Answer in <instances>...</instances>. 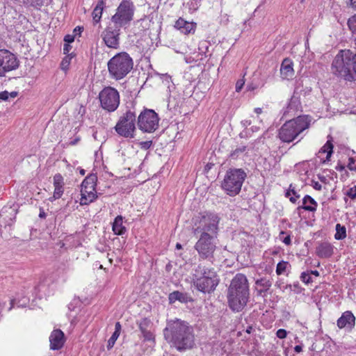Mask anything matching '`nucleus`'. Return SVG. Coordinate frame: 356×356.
<instances>
[{"mask_svg": "<svg viewBox=\"0 0 356 356\" xmlns=\"http://www.w3.org/2000/svg\"><path fill=\"white\" fill-rule=\"evenodd\" d=\"M165 339L178 350L190 349L194 346L193 329L187 323L177 320L164 330Z\"/></svg>", "mask_w": 356, "mask_h": 356, "instance_id": "1", "label": "nucleus"}, {"mask_svg": "<svg viewBox=\"0 0 356 356\" xmlns=\"http://www.w3.org/2000/svg\"><path fill=\"white\" fill-rule=\"evenodd\" d=\"M249 296V284L246 276L241 273L236 274L228 289L229 307L234 312H241L246 306Z\"/></svg>", "mask_w": 356, "mask_h": 356, "instance_id": "2", "label": "nucleus"}, {"mask_svg": "<svg viewBox=\"0 0 356 356\" xmlns=\"http://www.w3.org/2000/svg\"><path fill=\"white\" fill-rule=\"evenodd\" d=\"M356 62V53L350 49L341 50L334 57L332 66V73L346 81L355 80L353 68Z\"/></svg>", "mask_w": 356, "mask_h": 356, "instance_id": "3", "label": "nucleus"}, {"mask_svg": "<svg viewBox=\"0 0 356 356\" xmlns=\"http://www.w3.org/2000/svg\"><path fill=\"white\" fill-rule=\"evenodd\" d=\"M312 120L309 115H300L286 121L279 129L278 138L283 143L293 142L309 129Z\"/></svg>", "mask_w": 356, "mask_h": 356, "instance_id": "4", "label": "nucleus"}, {"mask_svg": "<svg viewBox=\"0 0 356 356\" xmlns=\"http://www.w3.org/2000/svg\"><path fill=\"white\" fill-rule=\"evenodd\" d=\"M194 284L200 291L211 293L214 291L219 282L214 268L202 264L198 265L193 274Z\"/></svg>", "mask_w": 356, "mask_h": 356, "instance_id": "5", "label": "nucleus"}, {"mask_svg": "<svg viewBox=\"0 0 356 356\" xmlns=\"http://www.w3.org/2000/svg\"><path fill=\"white\" fill-rule=\"evenodd\" d=\"M108 70L111 77L120 80L125 77L133 68L132 58L126 52H121L109 60Z\"/></svg>", "mask_w": 356, "mask_h": 356, "instance_id": "6", "label": "nucleus"}, {"mask_svg": "<svg viewBox=\"0 0 356 356\" xmlns=\"http://www.w3.org/2000/svg\"><path fill=\"white\" fill-rule=\"evenodd\" d=\"M246 177V173L241 168H230L225 175L222 188L229 196L238 195Z\"/></svg>", "mask_w": 356, "mask_h": 356, "instance_id": "7", "label": "nucleus"}, {"mask_svg": "<svg viewBox=\"0 0 356 356\" xmlns=\"http://www.w3.org/2000/svg\"><path fill=\"white\" fill-rule=\"evenodd\" d=\"M134 6L130 0H123L118 7L115 14L111 17V24L115 27L122 28L132 19Z\"/></svg>", "mask_w": 356, "mask_h": 356, "instance_id": "8", "label": "nucleus"}, {"mask_svg": "<svg viewBox=\"0 0 356 356\" xmlns=\"http://www.w3.org/2000/svg\"><path fill=\"white\" fill-rule=\"evenodd\" d=\"M217 248V238L209 236L206 233L200 235L199 239L195 245V249L199 257L202 259L211 260L213 253Z\"/></svg>", "mask_w": 356, "mask_h": 356, "instance_id": "9", "label": "nucleus"}, {"mask_svg": "<svg viewBox=\"0 0 356 356\" xmlns=\"http://www.w3.org/2000/svg\"><path fill=\"white\" fill-rule=\"evenodd\" d=\"M135 122L136 114L128 111L120 118L115 127V130L121 136L132 138L135 136Z\"/></svg>", "mask_w": 356, "mask_h": 356, "instance_id": "10", "label": "nucleus"}, {"mask_svg": "<svg viewBox=\"0 0 356 356\" xmlns=\"http://www.w3.org/2000/svg\"><path fill=\"white\" fill-rule=\"evenodd\" d=\"M219 218L213 213L207 214L201 218L199 225L195 229L194 234L203 235L206 233L209 236L217 238Z\"/></svg>", "mask_w": 356, "mask_h": 356, "instance_id": "11", "label": "nucleus"}, {"mask_svg": "<svg viewBox=\"0 0 356 356\" xmlns=\"http://www.w3.org/2000/svg\"><path fill=\"white\" fill-rule=\"evenodd\" d=\"M101 106L108 112L115 111L120 104V95L116 89L106 87L99 94Z\"/></svg>", "mask_w": 356, "mask_h": 356, "instance_id": "12", "label": "nucleus"}, {"mask_svg": "<svg viewBox=\"0 0 356 356\" xmlns=\"http://www.w3.org/2000/svg\"><path fill=\"white\" fill-rule=\"evenodd\" d=\"M158 114L153 110L145 109L138 117V127L143 132H154L159 127Z\"/></svg>", "mask_w": 356, "mask_h": 356, "instance_id": "13", "label": "nucleus"}, {"mask_svg": "<svg viewBox=\"0 0 356 356\" xmlns=\"http://www.w3.org/2000/svg\"><path fill=\"white\" fill-rule=\"evenodd\" d=\"M97 181V177L95 174L88 175L83 181L81 190V198L80 203L81 205H87L97 198L95 191Z\"/></svg>", "mask_w": 356, "mask_h": 356, "instance_id": "14", "label": "nucleus"}, {"mask_svg": "<svg viewBox=\"0 0 356 356\" xmlns=\"http://www.w3.org/2000/svg\"><path fill=\"white\" fill-rule=\"evenodd\" d=\"M19 61L17 56L7 49H0V77L18 68Z\"/></svg>", "mask_w": 356, "mask_h": 356, "instance_id": "15", "label": "nucleus"}, {"mask_svg": "<svg viewBox=\"0 0 356 356\" xmlns=\"http://www.w3.org/2000/svg\"><path fill=\"white\" fill-rule=\"evenodd\" d=\"M120 29L110 23L102 32L101 38L107 47L113 49H119Z\"/></svg>", "mask_w": 356, "mask_h": 356, "instance_id": "16", "label": "nucleus"}, {"mask_svg": "<svg viewBox=\"0 0 356 356\" xmlns=\"http://www.w3.org/2000/svg\"><path fill=\"white\" fill-rule=\"evenodd\" d=\"M54 194L53 196L49 198L51 202L58 200L61 197L64 193V179L63 177L58 173L54 176Z\"/></svg>", "mask_w": 356, "mask_h": 356, "instance_id": "17", "label": "nucleus"}, {"mask_svg": "<svg viewBox=\"0 0 356 356\" xmlns=\"http://www.w3.org/2000/svg\"><path fill=\"white\" fill-rule=\"evenodd\" d=\"M50 348L52 350H58L61 348L65 342L64 334L60 330H54L50 337Z\"/></svg>", "mask_w": 356, "mask_h": 356, "instance_id": "18", "label": "nucleus"}, {"mask_svg": "<svg viewBox=\"0 0 356 356\" xmlns=\"http://www.w3.org/2000/svg\"><path fill=\"white\" fill-rule=\"evenodd\" d=\"M294 74L293 62L289 58L284 59L280 67V74L282 78L283 79L289 80L293 77Z\"/></svg>", "mask_w": 356, "mask_h": 356, "instance_id": "19", "label": "nucleus"}, {"mask_svg": "<svg viewBox=\"0 0 356 356\" xmlns=\"http://www.w3.org/2000/svg\"><path fill=\"white\" fill-rule=\"evenodd\" d=\"M316 254L321 258L330 257L334 252V246L328 242H322L316 249Z\"/></svg>", "mask_w": 356, "mask_h": 356, "instance_id": "20", "label": "nucleus"}, {"mask_svg": "<svg viewBox=\"0 0 356 356\" xmlns=\"http://www.w3.org/2000/svg\"><path fill=\"white\" fill-rule=\"evenodd\" d=\"M355 318L351 312H345L337 320V326L342 329L346 327H352L355 325Z\"/></svg>", "mask_w": 356, "mask_h": 356, "instance_id": "21", "label": "nucleus"}, {"mask_svg": "<svg viewBox=\"0 0 356 356\" xmlns=\"http://www.w3.org/2000/svg\"><path fill=\"white\" fill-rule=\"evenodd\" d=\"M196 24L193 22L185 21L182 18H179L176 22L175 27L184 34H189L195 31Z\"/></svg>", "mask_w": 356, "mask_h": 356, "instance_id": "22", "label": "nucleus"}, {"mask_svg": "<svg viewBox=\"0 0 356 356\" xmlns=\"http://www.w3.org/2000/svg\"><path fill=\"white\" fill-rule=\"evenodd\" d=\"M317 202L309 195H305L302 200V205L298 207V210L304 209L309 211H315Z\"/></svg>", "mask_w": 356, "mask_h": 356, "instance_id": "23", "label": "nucleus"}, {"mask_svg": "<svg viewBox=\"0 0 356 356\" xmlns=\"http://www.w3.org/2000/svg\"><path fill=\"white\" fill-rule=\"evenodd\" d=\"M13 210L11 208H4L0 212V227H6L10 225L13 223V218L8 216L6 214L9 213L13 216Z\"/></svg>", "mask_w": 356, "mask_h": 356, "instance_id": "24", "label": "nucleus"}, {"mask_svg": "<svg viewBox=\"0 0 356 356\" xmlns=\"http://www.w3.org/2000/svg\"><path fill=\"white\" fill-rule=\"evenodd\" d=\"M112 229L115 234L122 235L126 232V228L123 225V218L122 216H118L113 223Z\"/></svg>", "mask_w": 356, "mask_h": 356, "instance_id": "25", "label": "nucleus"}, {"mask_svg": "<svg viewBox=\"0 0 356 356\" xmlns=\"http://www.w3.org/2000/svg\"><path fill=\"white\" fill-rule=\"evenodd\" d=\"M104 5V0H99L92 11V19L94 22L96 24L98 23L101 19Z\"/></svg>", "mask_w": 356, "mask_h": 356, "instance_id": "26", "label": "nucleus"}, {"mask_svg": "<svg viewBox=\"0 0 356 356\" xmlns=\"http://www.w3.org/2000/svg\"><path fill=\"white\" fill-rule=\"evenodd\" d=\"M248 153L247 146L245 145L241 144L236 147L235 149H232L229 156L232 159H237L243 157Z\"/></svg>", "mask_w": 356, "mask_h": 356, "instance_id": "27", "label": "nucleus"}, {"mask_svg": "<svg viewBox=\"0 0 356 356\" xmlns=\"http://www.w3.org/2000/svg\"><path fill=\"white\" fill-rule=\"evenodd\" d=\"M168 298L170 303H174L177 300L181 302H186L187 297L184 293L177 291L170 293Z\"/></svg>", "mask_w": 356, "mask_h": 356, "instance_id": "28", "label": "nucleus"}, {"mask_svg": "<svg viewBox=\"0 0 356 356\" xmlns=\"http://www.w3.org/2000/svg\"><path fill=\"white\" fill-rule=\"evenodd\" d=\"M333 145L331 142V140H328L327 143L321 147V149L319 150L318 154H323L326 153V159L329 160L333 151Z\"/></svg>", "mask_w": 356, "mask_h": 356, "instance_id": "29", "label": "nucleus"}, {"mask_svg": "<svg viewBox=\"0 0 356 356\" xmlns=\"http://www.w3.org/2000/svg\"><path fill=\"white\" fill-rule=\"evenodd\" d=\"M336 233L334 238L336 240H342L346 237V228L345 226L338 223L336 225Z\"/></svg>", "mask_w": 356, "mask_h": 356, "instance_id": "30", "label": "nucleus"}, {"mask_svg": "<svg viewBox=\"0 0 356 356\" xmlns=\"http://www.w3.org/2000/svg\"><path fill=\"white\" fill-rule=\"evenodd\" d=\"M286 196L289 197L290 201L293 203H295L297 199L300 197V195H297V193L295 191L294 188H292L291 184L289 186V189L286 193Z\"/></svg>", "mask_w": 356, "mask_h": 356, "instance_id": "31", "label": "nucleus"}, {"mask_svg": "<svg viewBox=\"0 0 356 356\" xmlns=\"http://www.w3.org/2000/svg\"><path fill=\"white\" fill-rule=\"evenodd\" d=\"M73 57H74L73 54H68V55H66L63 58V59L60 63V68L63 70L67 71L69 69V66H70L71 60Z\"/></svg>", "mask_w": 356, "mask_h": 356, "instance_id": "32", "label": "nucleus"}, {"mask_svg": "<svg viewBox=\"0 0 356 356\" xmlns=\"http://www.w3.org/2000/svg\"><path fill=\"white\" fill-rule=\"evenodd\" d=\"M288 266L289 263L287 261H282L279 262L277 265L276 273L279 275L283 274L286 271Z\"/></svg>", "mask_w": 356, "mask_h": 356, "instance_id": "33", "label": "nucleus"}, {"mask_svg": "<svg viewBox=\"0 0 356 356\" xmlns=\"http://www.w3.org/2000/svg\"><path fill=\"white\" fill-rule=\"evenodd\" d=\"M256 284L258 286L263 287L265 291L268 290L270 289V287L271 286V285H272L271 282L270 280H268L265 279V278H261L260 280H258L256 282Z\"/></svg>", "mask_w": 356, "mask_h": 356, "instance_id": "34", "label": "nucleus"}, {"mask_svg": "<svg viewBox=\"0 0 356 356\" xmlns=\"http://www.w3.org/2000/svg\"><path fill=\"white\" fill-rule=\"evenodd\" d=\"M140 330L143 333V336L145 340L149 341H154V336L150 331L146 330L143 329L142 327H140Z\"/></svg>", "mask_w": 356, "mask_h": 356, "instance_id": "35", "label": "nucleus"}, {"mask_svg": "<svg viewBox=\"0 0 356 356\" xmlns=\"http://www.w3.org/2000/svg\"><path fill=\"white\" fill-rule=\"evenodd\" d=\"M119 336H120V334H118L117 333H114V332L113 333L112 336L108 341L107 348L108 350L113 347V346Z\"/></svg>", "mask_w": 356, "mask_h": 356, "instance_id": "36", "label": "nucleus"}, {"mask_svg": "<svg viewBox=\"0 0 356 356\" xmlns=\"http://www.w3.org/2000/svg\"><path fill=\"white\" fill-rule=\"evenodd\" d=\"M300 279L305 283H309L311 282L310 274L306 272H303L301 274Z\"/></svg>", "mask_w": 356, "mask_h": 356, "instance_id": "37", "label": "nucleus"}, {"mask_svg": "<svg viewBox=\"0 0 356 356\" xmlns=\"http://www.w3.org/2000/svg\"><path fill=\"white\" fill-rule=\"evenodd\" d=\"M348 168L351 171L356 170V166L355 165V159L353 157L348 159V163L347 165Z\"/></svg>", "mask_w": 356, "mask_h": 356, "instance_id": "38", "label": "nucleus"}, {"mask_svg": "<svg viewBox=\"0 0 356 356\" xmlns=\"http://www.w3.org/2000/svg\"><path fill=\"white\" fill-rule=\"evenodd\" d=\"M347 195L349 196L351 199L356 198V186L350 188L348 192Z\"/></svg>", "mask_w": 356, "mask_h": 356, "instance_id": "39", "label": "nucleus"}, {"mask_svg": "<svg viewBox=\"0 0 356 356\" xmlns=\"http://www.w3.org/2000/svg\"><path fill=\"white\" fill-rule=\"evenodd\" d=\"M287 332L284 329H279L276 332V336L280 339H285Z\"/></svg>", "mask_w": 356, "mask_h": 356, "instance_id": "40", "label": "nucleus"}, {"mask_svg": "<svg viewBox=\"0 0 356 356\" xmlns=\"http://www.w3.org/2000/svg\"><path fill=\"white\" fill-rule=\"evenodd\" d=\"M71 49H72V46L70 45V44H66V43L64 44V46H63V54H65V55L73 54L72 53H70Z\"/></svg>", "mask_w": 356, "mask_h": 356, "instance_id": "41", "label": "nucleus"}, {"mask_svg": "<svg viewBox=\"0 0 356 356\" xmlns=\"http://www.w3.org/2000/svg\"><path fill=\"white\" fill-rule=\"evenodd\" d=\"M74 41V35H66L64 38V42L66 44H70Z\"/></svg>", "mask_w": 356, "mask_h": 356, "instance_id": "42", "label": "nucleus"}, {"mask_svg": "<svg viewBox=\"0 0 356 356\" xmlns=\"http://www.w3.org/2000/svg\"><path fill=\"white\" fill-rule=\"evenodd\" d=\"M152 145V141L149 140V141H144V142H141L140 143V146L142 149H149Z\"/></svg>", "mask_w": 356, "mask_h": 356, "instance_id": "43", "label": "nucleus"}, {"mask_svg": "<svg viewBox=\"0 0 356 356\" xmlns=\"http://www.w3.org/2000/svg\"><path fill=\"white\" fill-rule=\"evenodd\" d=\"M9 92L8 91H3L0 92V99L8 100L9 99Z\"/></svg>", "mask_w": 356, "mask_h": 356, "instance_id": "44", "label": "nucleus"}, {"mask_svg": "<svg viewBox=\"0 0 356 356\" xmlns=\"http://www.w3.org/2000/svg\"><path fill=\"white\" fill-rule=\"evenodd\" d=\"M312 187L314 189H316L317 191H321V189H322L321 184L319 182H318V181L312 180Z\"/></svg>", "mask_w": 356, "mask_h": 356, "instance_id": "45", "label": "nucleus"}, {"mask_svg": "<svg viewBox=\"0 0 356 356\" xmlns=\"http://www.w3.org/2000/svg\"><path fill=\"white\" fill-rule=\"evenodd\" d=\"M244 85V81L243 80H238L236 83V91L239 92Z\"/></svg>", "mask_w": 356, "mask_h": 356, "instance_id": "46", "label": "nucleus"}, {"mask_svg": "<svg viewBox=\"0 0 356 356\" xmlns=\"http://www.w3.org/2000/svg\"><path fill=\"white\" fill-rule=\"evenodd\" d=\"M121 331V325L119 322H117L115 325V332L114 333H117L118 334H120Z\"/></svg>", "mask_w": 356, "mask_h": 356, "instance_id": "47", "label": "nucleus"}, {"mask_svg": "<svg viewBox=\"0 0 356 356\" xmlns=\"http://www.w3.org/2000/svg\"><path fill=\"white\" fill-rule=\"evenodd\" d=\"M283 243H285L286 245H289L291 244V237L289 235H287L283 240H282Z\"/></svg>", "mask_w": 356, "mask_h": 356, "instance_id": "48", "label": "nucleus"}, {"mask_svg": "<svg viewBox=\"0 0 356 356\" xmlns=\"http://www.w3.org/2000/svg\"><path fill=\"white\" fill-rule=\"evenodd\" d=\"M161 76H163V79L167 81V83H170V81H171V77L167 74H161Z\"/></svg>", "mask_w": 356, "mask_h": 356, "instance_id": "49", "label": "nucleus"}, {"mask_svg": "<svg viewBox=\"0 0 356 356\" xmlns=\"http://www.w3.org/2000/svg\"><path fill=\"white\" fill-rule=\"evenodd\" d=\"M344 168H345L344 165H341L339 163L336 166V170L338 171H342L344 170Z\"/></svg>", "mask_w": 356, "mask_h": 356, "instance_id": "50", "label": "nucleus"}, {"mask_svg": "<svg viewBox=\"0 0 356 356\" xmlns=\"http://www.w3.org/2000/svg\"><path fill=\"white\" fill-rule=\"evenodd\" d=\"M350 6L356 9V0H350Z\"/></svg>", "mask_w": 356, "mask_h": 356, "instance_id": "51", "label": "nucleus"}, {"mask_svg": "<svg viewBox=\"0 0 356 356\" xmlns=\"http://www.w3.org/2000/svg\"><path fill=\"white\" fill-rule=\"evenodd\" d=\"M294 350H295L296 353H300L302 351V346H296L294 347Z\"/></svg>", "mask_w": 356, "mask_h": 356, "instance_id": "52", "label": "nucleus"}, {"mask_svg": "<svg viewBox=\"0 0 356 356\" xmlns=\"http://www.w3.org/2000/svg\"><path fill=\"white\" fill-rule=\"evenodd\" d=\"M9 97H12V98H15L17 95V92H9Z\"/></svg>", "mask_w": 356, "mask_h": 356, "instance_id": "53", "label": "nucleus"}, {"mask_svg": "<svg viewBox=\"0 0 356 356\" xmlns=\"http://www.w3.org/2000/svg\"><path fill=\"white\" fill-rule=\"evenodd\" d=\"M254 112L257 114H260L262 112V109L261 108H254Z\"/></svg>", "mask_w": 356, "mask_h": 356, "instance_id": "54", "label": "nucleus"}, {"mask_svg": "<svg viewBox=\"0 0 356 356\" xmlns=\"http://www.w3.org/2000/svg\"><path fill=\"white\" fill-rule=\"evenodd\" d=\"M309 274H313L316 276H318L319 275V273L317 270H314V271H311V273Z\"/></svg>", "mask_w": 356, "mask_h": 356, "instance_id": "55", "label": "nucleus"}, {"mask_svg": "<svg viewBox=\"0 0 356 356\" xmlns=\"http://www.w3.org/2000/svg\"><path fill=\"white\" fill-rule=\"evenodd\" d=\"M79 140V138H77V139H76V140H74V141H71V142H70V145H75V144H76Z\"/></svg>", "mask_w": 356, "mask_h": 356, "instance_id": "56", "label": "nucleus"}, {"mask_svg": "<svg viewBox=\"0 0 356 356\" xmlns=\"http://www.w3.org/2000/svg\"><path fill=\"white\" fill-rule=\"evenodd\" d=\"M39 216H40V218H44V217L45 216V213H44V211L40 212V214H39Z\"/></svg>", "mask_w": 356, "mask_h": 356, "instance_id": "57", "label": "nucleus"}, {"mask_svg": "<svg viewBox=\"0 0 356 356\" xmlns=\"http://www.w3.org/2000/svg\"><path fill=\"white\" fill-rule=\"evenodd\" d=\"M251 330H252V327H251V326H250V327H248V329L246 330V332H247L248 333H249V334H250V333L251 332Z\"/></svg>", "mask_w": 356, "mask_h": 356, "instance_id": "58", "label": "nucleus"}, {"mask_svg": "<svg viewBox=\"0 0 356 356\" xmlns=\"http://www.w3.org/2000/svg\"><path fill=\"white\" fill-rule=\"evenodd\" d=\"M176 248L177 249H181V245L180 243H177Z\"/></svg>", "mask_w": 356, "mask_h": 356, "instance_id": "59", "label": "nucleus"}, {"mask_svg": "<svg viewBox=\"0 0 356 356\" xmlns=\"http://www.w3.org/2000/svg\"><path fill=\"white\" fill-rule=\"evenodd\" d=\"M250 122H248V120L245 121L244 125H250Z\"/></svg>", "mask_w": 356, "mask_h": 356, "instance_id": "60", "label": "nucleus"}, {"mask_svg": "<svg viewBox=\"0 0 356 356\" xmlns=\"http://www.w3.org/2000/svg\"><path fill=\"white\" fill-rule=\"evenodd\" d=\"M80 173L82 175H85V170H80Z\"/></svg>", "mask_w": 356, "mask_h": 356, "instance_id": "61", "label": "nucleus"}, {"mask_svg": "<svg viewBox=\"0 0 356 356\" xmlns=\"http://www.w3.org/2000/svg\"><path fill=\"white\" fill-rule=\"evenodd\" d=\"M284 234H285V232L282 231V232H280V235L281 236V235Z\"/></svg>", "mask_w": 356, "mask_h": 356, "instance_id": "62", "label": "nucleus"}]
</instances>
